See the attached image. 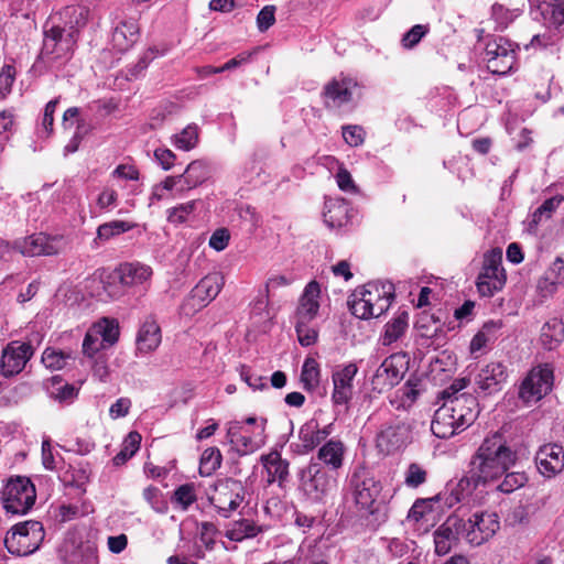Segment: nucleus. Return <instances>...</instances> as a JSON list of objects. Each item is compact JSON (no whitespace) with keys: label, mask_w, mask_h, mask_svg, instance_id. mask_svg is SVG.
<instances>
[{"label":"nucleus","mask_w":564,"mask_h":564,"mask_svg":"<svg viewBox=\"0 0 564 564\" xmlns=\"http://www.w3.org/2000/svg\"><path fill=\"white\" fill-rule=\"evenodd\" d=\"M53 381V390L51 394L61 402L72 401L77 395V389L68 383L59 386L62 382L61 377L54 376L52 378Z\"/></svg>","instance_id":"nucleus-55"},{"label":"nucleus","mask_w":564,"mask_h":564,"mask_svg":"<svg viewBox=\"0 0 564 564\" xmlns=\"http://www.w3.org/2000/svg\"><path fill=\"white\" fill-rule=\"evenodd\" d=\"M93 329L100 336L107 346H111L118 340L119 326L112 319L102 318L93 326Z\"/></svg>","instance_id":"nucleus-47"},{"label":"nucleus","mask_w":564,"mask_h":564,"mask_svg":"<svg viewBox=\"0 0 564 564\" xmlns=\"http://www.w3.org/2000/svg\"><path fill=\"white\" fill-rule=\"evenodd\" d=\"M33 355L34 348L30 343L19 340L10 341L2 350L0 362L1 375L6 378L19 375Z\"/></svg>","instance_id":"nucleus-13"},{"label":"nucleus","mask_w":564,"mask_h":564,"mask_svg":"<svg viewBox=\"0 0 564 564\" xmlns=\"http://www.w3.org/2000/svg\"><path fill=\"white\" fill-rule=\"evenodd\" d=\"M261 462L263 467L267 469L269 482L279 480L281 484L286 480L289 476V462L283 459L279 452L273 451L263 455L261 457Z\"/></svg>","instance_id":"nucleus-32"},{"label":"nucleus","mask_w":564,"mask_h":564,"mask_svg":"<svg viewBox=\"0 0 564 564\" xmlns=\"http://www.w3.org/2000/svg\"><path fill=\"white\" fill-rule=\"evenodd\" d=\"M321 286L318 282L311 281L304 289L296 308V321L312 322L319 310Z\"/></svg>","instance_id":"nucleus-23"},{"label":"nucleus","mask_w":564,"mask_h":564,"mask_svg":"<svg viewBox=\"0 0 564 564\" xmlns=\"http://www.w3.org/2000/svg\"><path fill=\"white\" fill-rule=\"evenodd\" d=\"M431 431L438 438H449L463 432V430L458 427V422L454 419V415L451 413L445 402L435 411L431 423Z\"/></svg>","instance_id":"nucleus-27"},{"label":"nucleus","mask_w":564,"mask_h":564,"mask_svg":"<svg viewBox=\"0 0 564 564\" xmlns=\"http://www.w3.org/2000/svg\"><path fill=\"white\" fill-rule=\"evenodd\" d=\"M106 346V343L91 327L84 338L83 352L88 357H93L95 354H97L100 349H104Z\"/></svg>","instance_id":"nucleus-56"},{"label":"nucleus","mask_w":564,"mask_h":564,"mask_svg":"<svg viewBox=\"0 0 564 564\" xmlns=\"http://www.w3.org/2000/svg\"><path fill=\"white\" fill-rule=\"evenodd\" d=\"M542 13L550 14L552 24L560 26L564 24V0H554L552 3H545Z\"/></svg>","instance_id":"nucleus-62"},{"label":"nucleus","mask_w":564,"mask_h":564,"mask_svg":"<svg viewBox=\"0 0 564 564\" xmlns=\"http://www.w3.org/2000/svg\"><path fill=\"white\" fill-rule=\"evenodd\" d=\"M346 214L345 204H334L324 213V220L330 227H341L345 224Z\"/></svg>","instance_id":"nucleus-57"},{"label":"nucleus","mask_w":564,"mask_h":564,"mask_svg":"<svg viewBox=\"0 0 564 564\" xmlns=\"http://www.w3.org/2000/svg\"><path fill=\"white\" fill-rule=\"evenodd\" d=\"M198 143V127L188 124L180 133L173 135V144L176 149L191 151Z\"/></svg>","instance_id":"nucleus-45"},{"label":"nucleus","mask_w":564,"mask_h":564,"mask_svg":"<svg viewBox=\"0 0 564 564\" xmlns=\"http://www.w3.org/2000/svg\"><path fill=\"white\" fill-rule=\"evenodd\" d=\"M245 496L246 488L240 480L221 478L214 484L208 499L218 512L227 518L240 506Z\"/></svg>","instance_id":"nucleus-9"},{"label":"nucleus","mask_w":564,"mask_h":564,"mask_svg":"<svg viewBox=\"0 0 564 564\" xmlns=\"http://www.w3.org/2000/svg\"><path fill=\"white\" fill-rule=\"evenodd\" d=\"M76 43L75 31L52 26L45 31L41 58L51 65H63L73 56Z\"/></svg>","instance_id":"nucleus-4"},{"label":"nucleus","mask_w":564,"mask_h":564,"mask_svg":"<svg viewBox=\"0 0 564 564\" xmlns=\"http://www.w3.org/2000/svg\"><path fill=\"white\" fill-rule=\"evenodd\" d=\"M345 445L339 440H329L324 443L317 451V459L324 467H328L329 471L335 473L344 465Z\"/></svg>","instance_id":"nucleus-26"},{"label":"nucleus","mask_w":564,"mask_h":564,"mask_svg":"<svg viewBox=\"0 0 564 564\" xmlns=\"http://www.w3.org/2000/svg\"><path fill=\"white\" fill-rule=\"evenodd\" d=\"M357 83L349 77L333 78L323 90L325 107L339 108L349 102L352 98L354 89Z\"/></svg>","instance_id":"nucleus-19"},{"label":"nucleus","mask_w":564,"mask_h":564,"mask_svg":"<svg viewBox=\"0 0 564 564\" xmlns=\"http://www.w3.org/2000/svg\"><path fill=\"white\" fill-rule=\"evenodd\" d=\"M194 200L167 209V220L175 225L182 224L194 212Z\"/></svg>","instance_id":"nucleus-58"},{"label":"nucleus","mask_w":564,"mask_h":564,"mask_svg":"<svg viewBox=\"0 0 564 564\" xmlns=\"http://www.w3.org/2000/svg\"><path fill=\"white\" fill-rule=\"evenodd\" d=\"M519 15V9H509L500 3L491 7V17L499 29H506Z\"/></svg>","instance_id":"nucleus-48"},{"label":"nucleus","mask_w":564,"mask_h":564,"mask_svg":"<svg viewBox=\"0 0 564 564\" xmlns=\"http://www.w3.org/2000/svg\"><path fill=\"white\" fill-rule=\"evenodd\" d=\"M227 440L232 448L241 456L253 453L261 446L253 437L242 433L241 423L238 421L229 423Z\"/></svg>","instance_id":"nucleus-31"},{"label":"nucleus","mask_w":564,"mask_h":564,"mask_svg":"<svg viewBox=\"0 0 564 564\" xmlns=\"http://www.w3.org/2000/svg\"><path fill=\"white\" fill-rule=\"evenodd\" d=\"M499 529L500 521L496 512H475L468 519H464L465 541L471 546L486 543Z\"/></svg>","instance_id":"nucleus-11"},{"label":"nucleus","mask_w":564,"mask_h":564,"mask_svg":"<svg viewBox=\"0 0 564 564\" xmlns=\"http://www.w3.org/2000/svg\"><path fill=\"white\" fill-rule=\"evenodd\" d=\"M102 293H98L101 301L118 300L124 294V285L121 284L117 271H112L100 278Z\"/></svg>","instance_id":"nucleus-37"},{"label":"nucleus","mask_w":564,"mask_h":564,"mask_svg":"<svg viewBox=\"0 0 564 564\" xmlns=\"http://www.w3.org/2000/svg\"><path fill=\"white\" fill-rule=\"evenodd\" d=\"M223 456L217 447L206 448L199 460V474L200 476H210L221 465Z\"/></svg>","instance_id":"nucleus-43"},{"label":"nucleus","mask_w":564,"mask_h":564,"mask_svg":"<svg viewBox=\"0 0 564 564\" xmlns=\"http://www.w3.org/2000/svg\"><path fill=\"white\" fill-rule=\"evenodd\" d=\"M301 382L305 390L314 391L321 382V369L314 358H306L302 366Z\"/></svg>","instance_id":"nucleus-40"},{"label":"nucleus","mask_w":564,"mask_h":564,"mask_svg":"<svg viewBox=\"0 0 564 564\" xmlns=\"http://www.w3.org/2000/svg\"><path fill=\"white\" fill-rule=\"evenodd\" d=\"M409 431L403 423L384 424L377 434L376 444L383 454H391L408 441Z\"/></svg>","instance_id":"nucleus-21"},{"label":"nucleus","mask_w":564,"mask_h":564,"mask_svg":"<svg viewBox=\"0 0 564 564\" xmlns=\"http://www.w3.org/2000/svg\"><path fill=\"white\" fill-rule=\"evenodd\" d=\"M310 323L311 322L303 321H296L295 323V330L297 334L299 343L304 347H308L315 344L317 339V330L313 327H310Z\"/></svg>","instance_id":"nucleus-59"},{"label":"nucleus","mask_w":564,"mask_h":564,"mask_svg":"<svg viewBox=\"0 0 564 564\" xmlns=\"http://www.w3.org/2000/svg\"><path fill=\"white\" fill-rule=\"evenodd\" d=\"M35 499V487L26 477L11 478L3 489V507L11 513H26L33 507Z\"/></svg>","instance_id":"nucleus-7"},{"label":"nucleus","mask_w":564,"mask_h":564,"mask_svg":"<svg viewBox=\"0 0 564 564\" xmlns=\"http://www.w3.org/2000/svg\"><path fill=\"white\" fill-rule=\"evenodd\" d=\"M68 564H98L97 547L90 543H80L67 557Z\"/></svg>","instance_id":"nucleus-42"},{"label":"nucleus","mask_w":564,"mask_h":564,"mask_svg":"<svg viewBox=\"0 0 564 564\" xmlns=\"http://www.w3.org/2000/svg\"><path fill=\"white\" fill-rule=\"evenodd\" d=\"M517 459L502 434L486 437L470 460L471 475L476 481L487 484L505 475Z\"/></svg>","instance_id":"nucleus-1"},{"label":"nucleus","mask_w":564,"mask_h":564,"mask_svg":"<svg viewBox=\"0 0 564 564\" xmlns=\"http://www.w3.org/2000/svg\"><path fill=\"white\" fill-rule=\"evenodd\" d=\"M553 381L554 375L551 365L544 364L534 367L523 379L519 397L525 403H535L552 390Z\"/></svg>","instance_id":"nucleus-12"},{"label":"nucleus","mask_w":564,"mask_h":564,"mask_svg":"<svg viewBox=\"0 0 564 564\" xmlns=\"http://www.w3.org/2000/svg\"><path fill=\"white\" fill-rule=\"evenodd\" d=\"M161 328L153 316H148L137 336V349L139 352L148 354L154 351L161 344Z\"/></svg>","instance_id":"nucleus-25"},{"label":"nucleus","mask_w":564,"mask_h":564,"mask_svg":"<svg viewBox=\"0 0 564 564\" xmlns=\"http://www.w3.org/2000/svg\"><path fill=\"white\" fill-rule=\"evenodd\" d=\"M299 438L301 441L302 454H307L317 447L323 442L318 433V423L312 420L303 424L299 431Z\"/></svg>","instance_id":"nucleus-39"},{"label":"nucleus","mask_w":564,"mask_h":564,"mask_svg":"<svg viewBox=\"0 0 564 564\" xmlns=\"http://www.w3.org/2000/svg\"><path fill=\"white\" fill-rule=\"evenodd\" d=\"M64 21V26L67 31H75V36L78 37L79 30L83 29L89 17V9L84 6H67L61 12Z\"/></svg>","instance_id":"nucleus-35"},{"label":"nucleus","mask_w":564,"mask_h":564,"mask_svg":"<svg viewBox=\"0 0 564 564\" xmlns=\"http://www.w3.org/2000/svg\"><path fill=\"white\" fill-rule=\"evenodd\" d=\"M518 45L503 36H489L485 44L484 59L492 74L506 75L517 61Z\"/></svg>","instance_id":"nucleus-5"},{"label":"nucleus","mask_w":564,"mask_h":564,"mask_svg":"<svg viewBox=\"0 0 564 564\" xmlns=\"http://www.w3.org/2000/svg\"><path fill=\"white\" fill-rule=\"evenodd\" d=\"M358 372V367L349 362L338 367L332 375L333 392L332 400L336 405H347L354 394V378Z\"/></svg>","instance_id":"nucleus-16"},{"label":"nucleus","mask_w":564,"mask_h":564,"mask_svg":"<svg viewBox=\"0 0 564 564\" xmlns=\"http://www.w3.org/2000/svg\"><path fill=\"white\" fill-rule=\"evenodd\" d=\"M58 102L59 98H55L46 104L41 127L37 130L41 138H48L51 135L53 131L54 113Z\"/></svg>","instance_id":"nucleus-51"},{"label":"nucleus","mask_w":564,"mask_h":564,"mask_svg":"<svg viewBox=\"0 0 564 564\" xmlns=\"http://www.w3.org/2000/svg\"><path fill=\"white\" fill-rule=\"evenodd\" d=\"M445 404L449 408L454 419L458 422V427L463 431L475 422L480 412L478 400L468 393L449 398L445 400Z\"/></svg>","instance_id":"nucleus-17"},{"label":"nucleus","mask_w":564,"mask_h":564,"mask_svg":"<svg viewBox=\"0 0 564 564\" xmlns=\"http://www.w3.org/2000/svg\"><path fill=\"white\" fill-rule=\"evenodd\" d=\"M69 358V354H65L54 348H46L42 355V362L46 368L58 370L66 366Z\"/></svg>","instance_id":"nucleus-49"},{"label":"nucleus","mask_w":564,"mask_h":564,"mask_svg":"<svg viewBox=\"0 0 564 564\" xmlns=\"http://www.w3.org/2000/svg\"><path fill=\"white\" fill-rule=\"evenodd\" d=\"M506 283V273L502 268V251L495 248L484 256L482 268L477 278V289L482 296H492Z\"/></svg>","instance_id":"nucleus-10"},{"label":"nucleus","mask_w":564,"mask_h":564,"mask_svg":"<svg viewBox=\"0 0 564 564\" xmlns=\"http://www.w3.org/2000/svg\"><path fill=\"white\" fill-rule=\"evenodd\" d=\"M139 26L135 21H121L112 31L111 43L118 52H126L137 42Z\"/></svg>","instance_id":"nucleus-30"},{"label":"nucleus","mask_w":564,"mask_h":564,"mask_svg":"<svg viewBox=\"0 0 564 564\" xmlns=\"http://www.w3.org/2000/svg\"><path fill=\"white\" fill-rule=\"evenodd\" d=\"M550 283V291H555L558 284L564 283V260L557 257L551 264L544 276L538 282V289L543 290L544 284Z\"/></svg>","instance_id":"nucleus-41"},{"label":"nucleus","mask_w":564,"mask_h":564,"mask_svg":"<svg viewBox=\"0 0 564 564\" xmlns=\"http://www.w3.org/2000/svg\"><path fill=\"white\" fill-rule=\"evenodd\" d=\"M261 531V528L256 525L253 521L241 519L231 523L226 531V536L231 541L240 542L257 536Z\"/></svg>","instance_id":"nucleus-38"},{"label":"nucleus","mask_w":564,"mask_h":564,"mask_svg":"<svg viewBox=\"0 0 564 564\" xmlns=\"http://www.w3.org/2000/svg\"><path fill=\"white\" fill-rule=\"evenodd\" d=\"M564 340V324L558 318H551L541 328L540 341L547 350H553Z\"/></svg>","instance_id":"nucleus-34"},{"label":"nucleus","mask_w":564,"mask_h":564,"mask_svg":"<svg viewBox=\"0 0 564 564\" xmlns=\"http://www.w3.org/2000/svg\"><path fill=\"white\" fill-rule=\"evenodd\" d=\"M181 176L184 180V184L180 186V189L189 191L203 184L208 178L209 169L205 161L195 160L187 165Z\"/></svg>","instance_id":"nucleus-33"},{"label":"nucleus","mask_w":564,"mask_h":564,"mask_svg":"<svg viewBox=\"0 0 564 564\" xmlns=\"http://www.w3.org/2000/svg\"><path fill=\"white\" fill-rule=\"evenodd\" d=\"M535 463L539 471L552 478L564 468V449L557 444H545L541 446L535 455Z\"/></svg>","instance_id":"nucleus-20"},{"label":"nucleus","mask_w":564,"mask_h":564,"mask_svg":"<svg viewBox=\"0 0 564 564\" xmlns=\"http://www.w3.org/2000/svg\"><path fill=\"white\" fill-rule=\"evenodd\" d=\"M507 379V367L500 361H491L479 370L475 383L485 394H492L502 389Z\"/></svg>","instance_id":"nucleus-18"},{"label":"nucleus","mask_w":564,"mask_h":564,"mask_svg":"<svg viewBox=\"0 0 564 564\" xmlns=\"http://www.w3.org/2000/svg\"><path fill=\"white\" fill-rule=\"evenodd\" d=\"M45 536L43 524L30 520L18 523L11 528L4 538V546L9 553L17 556H26L35 552Z\"/></svg>","instance_id":"nucleus-3"},{"label":"nucleus","mask_w":564,"mask_h":564,"mask_svg":"<svg viewBox=\"0 0 564 564\" xmlns=\"http://www.w3.org/2000/svg\"><path fill=\"white\" fill-rule=\"evenodd\" d=\"M435 553L446 555L465 540L464 519L454 514L449 516L433 533Z\"/></svg>","instance_id":"nucleus-14"},{"label":"nucleus","mask_w":564,"mask_h":564,"mask_svg":"<svg viewBox=\"0 0 564 564\" xmlns=\"http://www.w3.org/2000/svg\"><path fill=\"white\" fill-rule=\"evenodd\" d=\"M479 485H485L482 481H476L471 475V468L468 471V475L463 477L456 485V487L452 490L451 494V502L449 505H453V501L459 502L463 499H465L467 496L471 494V491L477 488Z\"/></svg>","instance_id":"nucleus-46"},{"label":"nucleus","mask_w":564,"mask_h":564,"mask_svg":"<svg viewBox=\"0 0 564 564\" xmlns=\"http://www.w3.org/2000/svg\"><path fill=\"white\" fill-rule=\"evenodd\" d=\"M427 479V471L419 464L411 463L404 471V485L409 488H417Z\"/></svg>","instance_id":"nucleus-50"},{"label":"nucleus","mask_w":564,"mask_h":564,"mask_svg":"<svg viewBox=\"0 0 564 564\" xmlns=\"http://www.w3.org/2000/svg\"><path fill=\"white\" fill-rule=\"evenodd\" d=\"M224 284L225 279L221 273H209L192 290V299L197 301L202 306H205L219 294Z\"/></svg>","instance_id":"nucleus-24"},{"label":"nucleus","mask_w":564,"mask_h":564,"mask_svg":"<svg viewBox=\"0 0 564 564\" xmlns=\"http://www.w3.org/2000/svg\"><path fill=\"white\" fill-rule=\"evenodd\" d=\"M336 486L337 479L334 473L327 470L319 463L311 462L302 470L301 488L311 500H323L336 489Z\"/></svg>","instance_id":"nucleus-6"},{"label":"nucleus","mask_w":564,"mask_h":564,"mask_svg":"<svg viewBox=\"0 0 564 564\" xmlns=\"http://www.w3.org/2000/svg\"><path fill=\"white\" fill-rule=\"evenodd\" d=\"M431 431L438 438H449L463 432V430L458 427V422L454 419V415L451 413L445 402L435 411L431 423Z\"/></svg>","instance_id":"nucleus-28"},{"label":"nucleus","mask_w":564,"mask_h":564,"mask_svg":"<svg viewBox=\"0 0 564 564\" xmlns=\"http://www.w3.org/2000/svg\"><path fill=\"white\" fill-rule=\"evenodd\" d=\"M398 362L399 358L397 356H389L380 364L371 380L373 390L383 392L400 382L402 371Z\"/></svg>","instance_id":"nucleus-22"},{"label":"nucleus","mask_w":564,"mask_h":564,"mask_svg":"<svg viewBox=\"0 0 564 564\" xmlns=\"http://www.w3.org/2000/svg\"><path fill=\"white\" fill-rule=\"evenodd\" d=\"M61 239L40 232L14 242V250L25 257L54 256L61 251Z\"/></svg>","instance_id":"nucleus-15"},{"label":"nucleus","mask_w":564,"mask_h":564,"mask_svg":"<svg viewBox=\"0 0 564 564\" xmlns=\"http://www.w3.org/2000/svg\"><path fill=\"white\" fill-rule=\"evenodd\" d=\"M116 271L124 288L142 284L152 275V269L139 262L121 263Z\"/></svg>","instance_id":"nucleus-29"},{"label":"nucleus","mask_w":564,"mask_h":564,"mask_svg":"<svg viewBox=\"0 0 564 564\" xmlns=\"http://www.w3.org/2000/svg\"><path fill=\"white\" fill-rule=\"evenodd\" d=\"M432 499H417L410 508L408 519L415 522L421 521L431 511Z\"/></svg>","instance_id":"nucleus-64"},{"label":"nucleus","mask_w":564,"mask_h":564,"mask_svg":"<svg viewBox=\"0 0 564 564\" xmlns=\"http://www.w3.org/2000/svg\"><path fill=\"white\" fill-rule=\"evenodd\" d=\"M409 326V314L405 311L400 312L395 317L384 326V333L381 337L382 345L389 346L397 341L405 333Z\"/></svg>","instance_id":"nucleus-36"},{"label":"nucleus","mask_w":564,"mask_h":564,"mask_svg":"<svg viewBox=\"0 0 564 564\" xmlns=\"http://www.w3.org/2000/svg\"><path fill=\"white\" fill-rule=\"evenodd\" d=\"M173 501L177 503L182 510H186L192 503L196 501L194 485L185 484L180 486L174 491Z\"/></svg>","instance_id":"nucleus-54"},{"label":"nucleus","mask_w":564,"mask_h":564,"mask_svg":"<svg viewBox=\"0 0 564 564\" xmlns=\"http://www.w3.org/2000/svg\"><path fill=\"white\" fill-rule=\"evenodd\" d=\"M429 32V25L415 24L402 37L401 43L404 48H413L423 36Z\"/></svg>","instance_id":"nucleus-61"},{"label":"nucleus","mask_w":564,"mask_h":564,"mask_svg":"<svg viewBox=\"0 0 564 564\" xmlns=\"http://www.w3.org/2000/svg\"><path fill=\"white\" fill-rule=\"evenodd\" d=\"M528 478L523 473H506L505 479L498 486V488L506 494H510L519 488H521Z\"/></svg>","instance_id":"nucleus-60"},{"label":"nucleus","mask_w":564,"mask_h":564,"mask_svg":"<svg viewBox=\"0 0 564 564\" xmlns=\"http://www.w3.org/2000/svg\"><path fill=\"white\" fill-rule=\"evenodd\" d=\"M343 138L350 147H358L364 143L365 131L359 126L343 127Z\"/></svg>","instance_id":"nucleus-63"},{"label":"nucleus","mask_w":564,"mask_h":564,"mask_svg":"<svg viewBox=\"0 0 564 564\" xmlns=\"http://www.w3.org/2000/svg\"><path fill=\"white\" fill-rule=\"evenodd\" d=\"M349 484L356 505L360 509L373 513L375 503L382 490L381 482L373 477L368 468L358 466L354 469Z\"/></svg>","instance_id":"nucleus-8"},{"label":"nucleus","mask_w":564,"mask_h":564,"mask_svg":"<svg viewBox=\"0 0 564 564\" xmlns=\"http://www.w3.org/2000/svg\"><path fill=\"white\" fill-rule=\"evenodd\" d=\"M131 228H132V225H130L127 221L113 220V221L100 225L97 229V235H98V238L108 240L116 235H120L122 232L130 230Z\"/></svg>","instance_id":"nucleus-52"},{"label":"nucleus","mask_w":564,"mask_h":564,"mask_svg":"<svg viewBox=\"0 0 564 564\" xmlns=\"http://www.w3.org/2000/svg\"><path fill=\"white\" fill-rule=\"evenodd\" d=\"M141 443V435L133 431L130 432L122 443V448L120 452L113 457V464L119 466L124 464L129 458H131L139 449Z\"/></svg>","instance_id":"nucleus-44"},{"label":"nucleus","mask_w":564,"mask_h":564,"mask_svg":"<svg viewBox=\"0 0 564 564\" xmlns=\"http://www.w3.org/2000/svg\"><path fill=\"white\" fill-rule=\"evenodd\" d=\"M563 199V196H554L544 200L543 204L533 213V221L538 224L550 219Z\"/></svg>","instance_id":"nucleus-53"},{"label":"nucleus","mask_w":564,"mask_h":564,"mask_svg":"<svg viewBox=\"0 0 564 564\" xmlns=\"http://www.w3.org/2000/svg\"><path fill=\"white\" fill-rule=\"evenodd\" d=\"M391 283H367L352 293L348 301L352 315L361 319L375 318L386 313L394 297Z\"/></svg>","instance_id":"nucleus-2"}]
</instances>
